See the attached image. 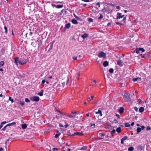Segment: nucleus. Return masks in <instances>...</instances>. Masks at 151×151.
<instances>
[{"mask_svg":"<svg viewBox=\"0 0 151 151\" xmlns=\"http://www.w3.org/2000/svg\"><path fill=\"white\" fill-rule=\"evenodd\" d=\"M130 98V94L129 93H125L124 94L123 96V98L124 101H128Z\"/></svg>","mask_w":151,"mask_h":151,"instance_id":"obj_1","label":"nucleus"},{"mask_svg":"<svg viewBox=\"0 0 151 151\" xmlns=\"http://www.w3.org/2000/svg\"><path fill=\"white\" fill-rule=\"evenodd\" d=\"M98 56L99 58H106V53L102 51H101L99 53Z\"/></svg>","mask_w":151,"mask_h":151,"instance_id":"obj_2","label":"nucleus"},{"mask_svg":"<svg viewBox=\"0 0 151 151\" xmlns=\"http://www.w3.org/2000/svg\"><path fill=\"white\" fill-rule=\"evenodd\" d=\"M124 15L120 13H118L116 15V19L117 20L120 19L124 17Z\"/></svg>","mask_w":151,"mask_h":151,"instance_id":"obj_3","label":"nucleus"},{"mask_svg":"<svg viewBox=\"0 0 151 151\" xmlns=\"http://www.w3.org/2000/svg\"><path fill=\"white\" fill-rule=\"evenodd\" d=\"M126 17H124L123 18V19L121 21V22H122V23H120L119 22H116V24L118 25H123L124 24H125L126 23Z\"/></svg>","mask_w":151,"mask_h":151,"instance_id":"obj_4","label":"nucleus"},{"mask_svg":"<svg viewBox=\"0 0 151 151\" xmlns=\"http://www.w3.org/2000/svg\"><path fill=\"white\" fill-rule=\"evenodd\" d=\"M27 62V60L25 59H23L22 60H19V64L23 65Z\"/></svg>","mask_w":151,"mask_h":151,"instance_id":"obj_5","label":"nucleus"},{"mask_svg":"<svg viewBox=\"0 0 151 151\" xmlns=\"http://www.w3.org/2000/svg\"><path fill=\"white\" fill-rule=\"evenodd\" d=\"M31 99L35 101H38L39 100V98L38 96H35L31 98Z\"/></svg>","mask_w":151,"mask_h":151,"instance_id":"obj_6","label":"nucleus"},{"mask_svg":"<svg viewBox=\"0 0 151 151\" xmlns=\"http://www.w3.org/2000/svg\"><path fill=\"white\" fill-rule=\"evenodd\" d=\"M19 59L18 57H16L14 59V63L17 65H18V63H19Z\"/></svg>","mask_w":151,"mask_h":151,"instance_id":"obj_7","label":"nucleus"},{"mask_svg":"<svg viewBox=\"0 0 151 151\" xmlns=\"http://www.w3.org/2000/svg\"><path fill=\"white\" fill-rule=\"evenodd\" d=\"M117 64L121 66L122 65V60L120 59L117 60Z\"/></svg>","mask_w":151,"mask_h":151,"instance_id":"obj_8","label":"nucleus"},{"mask_svg":"<svg viewBox=\"0 0 151 151\" xmlns=\"http://www.w3.org/2000/svg\"><path fill=\"white\" fill-rule=\"evenodd\" d=\"M54 6L57 8L60 9L62 8L63 6V5H54Z\"/></svg>","mask_w":151,"mask_h":151,"instance_id":"obj_9","label":"nucleus"},{"mask_svg":"<svg viewBox=\"0 0 151 151\" xmlns=\"http://www.w3.org/2000/svg\"><path fill=\"white\" fill-rule=\"evenodd\" d=\"M96 114H99L100 116H102V111L101 110H98V111H96Z\"/></svg>","mask_w":151,"mask_h":151,"instance_id":"obj_10","label":"nucleus"},{"mask_svg":"<svg viewBox=\"0 0 151 151\" xmlns=\"http://www.w3.org/2000/svg\"><path fill=\"white\" fill-rule=\"evenodd\" d=\"M124 109L123 107H121L119 110V112L121 113H122L124 111Z\"/></svg>","mask_w":151,"mask_h":151,"instance_id":"obj_11","label":"nucleus"},{"mask_svg":"<svg viewBox=\"0 0 151 151\" xmlns=\"http://www.w3.org/2000/svg\"><path fill=\"white\" fill-rule=\"evenodd\" d=\"M88 36V35L86 33H85L83 35H81V37L83 39H85Z\"/></svg>","mask_w":151,"mask_h":151,"instance_id":"obj_12","label":"nucleus"},{"mask_svg":"<svg viewBox=\"0 0 151 151\" xmlns=\"http://www.w3.org/2000/svg\"><path fill=\"white\" fill-rule=\"evenodd\" d=\"M108 65V63L107 61H106L104 62L103 65L104 67H106Z\"/></svg>","mask_w":151,"mask_h":151,"instance_id":"obj_13","label":"nucleus"},{"mask_svg":"<svg viewBox=\"0 0 151 151\" xmlns=\"http://www.w3.org/2000/svg\"><path fill=\"white\" fill-rule=\"evenodd\" d=\"M21 127L22 129H25L27 127V126L26 124H22Z\"/></svg>","mask_w":151,"mask_h":151,"instance_id":"obj_14","label":"nucleus"},{"mask_svg":"<svg viewBox=\"0 0 151 151\" xmlns=\"http://www.w3.org/2000/svg\"><path fill=\"white\" fill-rule=\"evenodd\" d=\"M70 27V24L69 23H68L65 25V28L67 29H68Z\"/></svg>","mask_w":151,"mask_h":151,"instance_id":"obj_15","label":"nucleus"},{"mask_svg":"<svg viewBox=\"0 0 151 151\" xmlns=\"http://www.w3.org/2000/svg\"><path fill=\"white\" fill-rule=\"evenodd\" d=\"M75 134H76L78 135H79V136H81L83 135V134L82 133L80 132H75Z\"/></svg>","mask_w":151,"mask_h":151,"instance_id":"obj_16","label":"nucleus"},{"mask_svg":"<svg viewBox=\"0 0 151 151\" xmlns=\"http://www.w3.org/2000/svg\"><path fill=\"white\" fill-rule=\"evenodd\" d=\"M16 124V122H13L12 123H9L6 125V126H11L13 125H14Z\"/></svg>","mask_w":151,"mask_h":151,"instance_id":"obj_17","label":"nucleus"},{"mask_svg":"<svg viewBox=\"0 0 151 151\" xmlns=\"http://www.w3.org/2000/svg\"><path fill=\"white\" fill-rule=\"evenodd\" d=\"M72 22L73 24H77L78 23V22L75 19H73L72 20Z\"/></svg>","mask_w":151,"mask_h":151,"instance_id":"obj_18","label":"nucleus"},{"mask_svg":"<svg viewBox=\"0 0 151 151\" xmlns=\"http://www.w3.org/2000/svg\"><path fill=\"white\" fill-rule=\"evenodd\" d=\"M76 115H69L68 114V116L70 118H74L76 117Z\"/></svg>","mask_w":151,"mask_h":151,"instance_id":"obj_19","label":"nucleus"},{"mask_svg":"<svg viewBox=\"0 0 151 151\" xmlns=\"http://www.w3.org/2000/svg\"><path fill=\"white\" fill-rule=\"evenodd\" d=\"M116 131L118 133H120L121 131V127H119L117 128L116 129Z\"/></svg>","mask_w":151,"mask_h":151,"instance_id":"obj_20","label":"nucleus"},{"mask_svg":"<svg viewBox=\"0 0 151 151\" xmlns=\"http://www.w3.org/2000/svg\"><path fill=\"white\" fill-rule=\"evenodd\" d=\"M139 111L140 112H142L144 111V108L143 107H141L139 109Z\"/></svg>","mask_w":151,"mask_h":151,"instance_id":"obj_21","label":"nucleus"},{"mask_svg":"<svg viewBox=\"0 0 151 151\" xmlns=\"http://www.w3.org/2000/svg\"><path fill=\"white\" fill-rule=\"evenodd\" d=\"M87 148V147L86 146H84L82 147H81L80 149V150H85Z\"/></svg>","mask_w":151,"mask_h":151,"instance_id":"obj_22","label":"nucleus"},{"mask_svg":"<svg viewBox=\"0 0 151 151\" xmlns=\"http://www.w3.org/2000/svg\"><path fill=\"white\" fill-rule=\"evenodd\" d=\"M43 90H42L41 91L38 93V95L40 96H42L43 95Z\"/></svg>","mask_w":151,"mask_h":151,"instance_id":"obj_23","label":"nucleus"},{"mask_svg":"<svg viewBox=\"0 0 151 151\" xmlns=\"http://www.w3.org/2000/svg\"><path fill=\"white\" fill-rule=\"evenodd\" d=\"M99 135L100 137H101V139H103V137L104 136V134L100 133L99 134Z\"/></svg>","mask_w":151,"mask_h":151,"instance_id":"obj_24","label":"nucleus"},{"mask_svg":"<svg viewBox=\"0 0 151 151\" xmlns=\"http://www.w3.org/2000/svg\"><path fill=\"white\" fill-rule=\"evenodd\" d=\"M134 148L132 147H129L128 149V150L129 151H132L134 150Z\"/></svg>","mask_w":151,"mask_h":151,"instance_id":"obj_25","label":"nucleus"},{"mask_svg":"<svg viewBox=\"0 0 151 151\" xmlns=\"http://www.w3.org/2000/svg\"><path fill=\"white\" fill-rule=\"evenodd\" d=\"M141 131V128L140 127H138L137 129V132L139 133Z\"/></svg>","mask_w":151,"mask_h":151,"instance_id":"obj_26","label":"nucleus"},{"mask_svg":"<svg viewBox=\"0 0 151 151\" xmlns=\"http://www.w3.org/2000/svg\"><path fill=\"white\" fill-rule=\"evenodd\" d=\"M125 126L126 127H128L130 126V125L129 123H127L125 124Z\"/></svg>","mask_w":151,"mask_h":151,"instance_id":"obj_27","label":"nucleus"},{"mask_svg":"<svg viewBox=\"0 0 151 151\" xmlns=\"http://www.w3.org/2000/svg\"><path fill=\"white\" fill-rule=\"evenodd\" d=\"M109 72L111 73H112L114 72V69L113 68H110L109 70Z\"/></svg>","mask_w":151,"mask_h":151,"instance_id":"obj_28","label":"nucleus"},{"mask_svg":"<svg viewBox=\"0 0 151 151\" xmlns=\"http://www.w3.org/2000/svg\"><path fill=\"white\" fill-rule=\"evenodd\" d=\"M61 14H65L66 13L65 10H62L61 12Z\"/></svg>","mask_w":151,"mask_h":151,"instance_id":"obj_29","label":"nucleus"},{"mask_svg":"<svg viewBox=\"0 0 151 151\" xmlns=\"http://www.w3.org/2000/svg\"><path fill=\"white\" fill-rule=\"evenodd\" d=\"M139 49L140 51H141L142 52H144L145 51V50L142 48H139Z\"/></svg>","mask_w":151,"mask_h":151,"instance_id":"obj_30","label":"nucleus"},{"mask_svg":"<svg viewBox=\"0 0 151 151\" xmlns=\"http://www.w3.org/2000/svg\"><path fill=\"white\" fill-rule=\"evenodd\" d=\"M88 20L89 22H93V19L91 18H89L88 19Z\"/></svg>","mask_w":151,"mask_h":151,"instance_id":"obj_31","label":"nucleus"},{"mask_svg":"<svg viewBox=\"0 0 151 151\" xmlns=\"http://www.w3.org/2000/svg\"><path fill=\"white\" fill-rule=\"evenodd\" d=\"M9 101H11L12 103L14 102L13 99H12L11 97H9Z\"/></svg>","mask_w":151,"mask_h":151,"instance_id":"obj_32","label":"nucleus"},{"mask_svg":"<svg viewBox=\"0 0 151 151\" xmlns=\"http://www.w3.org/2000/svg\"><path fill=\"white\" fill-rule=\"evenodd\" d=\"M60 133H59L58 134H57L55 136V137L56 138H57L60 135Z\"/></svg>","mask_w":151,"mask_h":151,"instance_id":"obj_33","label":"nucleus"},{"mask_svg":"<svg viewBox=\"0 0 151 151\" xmlns=\"http://www.w3.org/2000/svg\"><path fill=\"white\" fill-rule=\"evenodd\" d=\"M19 104L22 106H23L24 104V101H20L19 102Z\"/></svg>","mask_w":151,"mask_h":151,"instance_id":"obj_34","label":"nucleus"},{"mask_svg":"<svg viewBox=\"0 0 151 151\" xmlns=\"http://www.w3.org/2000/svg\"><path fill=\"white\" fill-rule=\"evenodd\" d=\"M4 63L3 61H1L0 62V65H1L3 66L4 65Z\"/></svg>","mask_w":151,"mask_h":151,"instance_id":"obj_35","label":"nucleus"},{"mask_svg":"<svg viewBox=\"0 0 151 151\" xmlns=\"http://www.w3.org/2000/svg\"><path fill=\"white\" fill-rule=\"evenodd\" d=\"M128 137L127 136H125L124 137H123L122 139L123 141H124L126 140Z\"/></svg>","mask_w":151,"mask_h":151,"instance_id":"obj_36","label":"nucleus"},{"mask_svg":"<svg viewBox=\"0 0 151 151\" xmlns=\"http://www.w3.org/2000/svg\"><path fill=\"white\" fill-rule=\"evenodd\" d=\"M4 28L5 29V32L6 34L7 33V28L6 26H4Z\"/></svg>","mask_w":151,"mask_h":151,"instance_id":"obj_37","label":"nucleus"},{"mask_svg":"<svg viewBox=\"0 0 151 151\" xmlns=\"http://www.w3.org/2000/svg\"><path fill=\"white\" fill-rule=\"evenodd\" d=\"M25 102H29L30 101L28 98H25Z\"/></svg>","mask_w":151,"mask_h":151,"instance_id":"obj_38","label":"nucleus"},{"mask_svg":"<svg viewBox=\"0 0 151 151\" xmlns=\"http://www.w3.org/2000/svg\"><path fill=\"white\" fill-rule=\"evenodd\" d=\"M74 17L76 18V19L78 20H79L80 18L78 17L75 14H74Z\"/></svg>","mask_w":151,"mask_h":151,"instance_id":"obj_39","label":"nucleus"},{"mask_svg":"<svg viewBox=\"0 0 151 151\" xmlns=\"http://www.w3.org/2000/svg\"><path fill=\"white\" fill-rule=\"evenodd\" d=\"M115 132H116L115 130L113 129L111 131V134H114V133H115Z\"/></svg>","mask_w":151,"mask_h":151,"instance_id":"obj_40","label":"nucleus"},{"mask_svg":"<svg viewBox=\"0 0 151 151\" xmlns=\"http://www.w3.org/2000/svg\"><path fill=\"white\" fill-rule=\"evenodd\" d=\"M136 52L138 54L139 53L140 51H139V49H136Z\"/></svg>","mask_w":151,"mask_h":151,"instance_id":"obj_41","label":"nucleus"},{"mask_svg":"<svg viewBox=\"0 0 151 151\" xmlns=\"http://www.w3.org/2000/svg\"><path fill=\"white\" fill-rule=\"evenodd\" d=\"M58 150V148H57V147H54V148H53L52 149V150L53 151H54V150Z\"/></svg>","mask_w":151,"mask_h":151,"instance_id":"obj_42","label":"nucleus"},{"mask_svg":"<svg viewBox=\"0 0 151 151\" xmlns=\"http://www.w3.org/2000/svg\"><path fill=\"white\" fill-rule=\"evenodd\" d=\"M103 17V16L102 15H100V16L99 17L98 19H102Z\"/></svg>","mask_w":151,"mask_h":151,"instance_id":"obj_43","label":"nucleus"},{"mask_svg":"<svg viewBox=\"0 0 151 151\" xmlns=\"http://www.w3.org/2000/svg\"><path fill=\"white\" fill-rule=\"evenodd\" d=\"M133 81L134 82L137 81V78H133Z\"/></svg>","mask_w":151,"mask_h":151,"instance_id":"obj_44","label":"nucleus"},{"mask_svg":"<svg viewBox=\"0 0 151 151\" xmlns=\"http://www.w3.org/2000/svg\"><path fill=\"white\" fill-rule=\"evenodd\" d=\"M151 129L149 127H147L146 128V129L147 130H150Z\"/></svg>","mask_w":151,"mask_h":151,"instance_id":"obj_45","label":"nucleus"},{"mask_svg":"<svg viewBox=\"0 0 151 151\" xmlns=\"http://www.w3.org/2000/svg\"><path fill=\"white\" fill-rule=\"evenodd\" d=\"M100 3L99 2H98L96 4V6H98V7H99L100 6Z\"/></svg>","mask_w":151,"mask_h":151,"instance_id":"obj_46","label":"nucleus"},{"mask_svg":"<svg viewBox=\"0 0 151 151\" xmlns=\"http://www.w3.org/2000/svg\"><path fill=\"white\" fill-rule=\"evenodd\" d=\"M45 82V80H43L41 82V83L42 84H44Z\"/></svg>","mask_w":151,"mask_h":151,"instance_id":"obj_47","label":"nucleus"},{"mask_svg":"<svg viewBox=\"0 0 151 151\" xmlns=\"http://www.w3.org/2000/svg\"><path fill=\"white\" fill-rule=\"evenodd\" d=\"M91 127H92L93 126V127L92 128H94L95 127V124H91Z\"/></svg>","mask_w":151,"mask_h":151,"instance_id":"obj_48","label":"nucleus"},{"mask_svg":"<svg viewBox=\"0 0 151 151\" xmlns=\"http://www.w3.org/2000/svg\"><path fill=\"white\" fill-rule=\"evenodd\" d=\"M7 127V126H6V125L2 129V130H3V131H4V130H5V128H6Z\"/></svg>","mask_w":151,"mask_h":151,"instance_id":"obj_49","label":"nucleus"},{"mask_svg":"<svg viewBox=\"0 0 151 151\" xmlns=\"http://www.w3.org/2000/svg\"><path fill=\"white\" fill-rule=\"evenodd\" d=\"M134 109L136 111H138V108L136 107H135L134 108Z\"/></svg>","mask_w":151,"mask_h":151,"instance_id":"obj_50","label":"nucleus"},{"mask_svg":"<svg viewBox=\"0 0 151 151\" xmlns=\"http://www.w3.org/2000/svg\"><path fill=\"white\" fill-rule=\"evenodd\" d=\"M141 129H143L145 128V127L144 126H141Z\"/></svg>","mask_w":151,"mask_h":151,"instance_id":"obj_51","label":"nucleus"},{"mask_svg":"<svg viewBox=\"0 0 151 151\" xmlns=\"http://www.w3.org/2000/svg\"><path fill=\"white\" fill-rule=\"evenodd\" d=\"M91 98H90L89 97L88 98L87 100L88 101H90L91 100Z\"/></svg>","mask_w":151,"mask_h":151,"instance_id":"obj_52","label":"nucleus"},{"mask_svg":"<svg viewBox=\"0 0 151 151\" xmlns=\"http://www.w3.org/2000/svg\"><path fill=\"white\" fill-rule=\"evenodd\" d=\"M6 123V121H4V122H1V124H5Z\"/></svg>","mask_w":151,"mask_h":151,"instance_id":"obj_53","label":"nucleus"},{"mask_svg":"<svg viewBox=\"0 0 151 151\" xmlns=\"http://www.w3.org/2000/svg\"><path fill=\"white\" fill-rule=\"evenodd\" d=\"M116 9H120V7L119 6H116Z\"/></svg>","mask_w":151,"mask_h":151,"instance_id":"obj_54","label":"nucleus"},{"mask_svg":"<svg viewBox=\"0 0 151 151\" xmlns=\"http://www.w3.org/2000/svg\"><path fill=\"white\" fill-rule=\"evenodd\" d=\"M68 82H69V79H68V78L67 79V82H66V84H68Z\"/></svg>","mask_w":151,"mask_h":151,"instance_id":"obj_55","label":"nucleus"},{"mask_svg":"<svg viewBox=\"0 0 151 151\" xmlns=\"http://www.w3.org/2000/svg\"><path fill=\"white\" fill-rule=\"evenodd\" d=\"M73 59L74 60H76L77 59V57H73Z\"/></svg>","mask_w":151,"mask_h":151,"instance_id":"obj_56","label":"nucleus"},{"mask_svg":"<svg viewBox=\"0 0 151 151\" xmlns=\"http://www.w3.org/2000/svg\"><path fill=\"white\" fill-rule=\"evenodd\" d=\"M137 78V81H140L141 80V78H140L138 77Z\"/></svg>","mask_w":151,"mask_h":151,"instance_id":"obj_57","label":"nucleus"},{"mask_svg":"<svg viewBox=\"0 0 151 151\" xmlns=\"http://www.w3.org/2000/svg\"><path fill=\"white\" fill-rule=\"evenodd\" d=\"M124 141L122 139H121V143L122 144H123L124 142Z\"/></svg>","mask_w":151,"mask_h":151,"instance_id":"obj_58","label":"nucleus"},{"mask_svg":"<svg viewBox=\"0 0 151 151\" xmlns=\"http://www.w3.org/2000/svg\"><path fill=\"white\" fill-rule=\"evenodd\" d=\"M114 122H115V123H117L118 122L117 121V120L116 119H114Z\"/></svg>","mask_w":151,"mask_h":151,"instance_id":"obj_59","label":"nucleus"},{"mask_svg":"<svg viewBox=\"0 0 151 151\" xmlns=\"http://www.w3.org/2000/svg\"><path fill=\"white\" fill-rule=\"evenodd\" d=\"M141 100L140 99H139L138 100V101H137V102H138V103H140V102H141Z\"/></svg>","mask_w":151,"mask_h":151,"instance_id":"obj_60","label":"nucleus"},{"mask_svg":"<svg viewBox=\"0 0 151 151\" xmlns=\"http://www.w3.org/2000/svg\"><path fill=\"white\" fill-rule=\"evenodd\" d=\"M29 34H30V36H32V32H30Z\"/></svg>","mask_w":151,"mask_h":151,"instance_id":"obj_61","label":"nucleus"},{"mask_svg":"<svg viewBox=\"0 0 151 151\" xmlns=\"http://www.w3.org/2000/svg\"><path fill=\"white\" fill-rule=\"evenodd\" d=\"M68 124H67L65 126V128H67V127H68Z\"/></svg>","mask_w":151,"mask_h":151,"instance_id":"obj_62","label":"nucleus"},{"mask_svg":"<svg viewBox=\"0 0 151 151\" xmlns=\"http://www.w3.org/2000/svg\"><path fill=\"white\" fill-rule=\"evenodd\" d=\"M3 150V149L2 147L0 148V151H2Z\"/></svg>","mask_w":151,"mask_h":151,"instance_id":"obj_63","label":"nucleus"},{"mask_svg":"<svg viewBox=\"0 0 151 151\" xmlns=\"http://www.w3.org/2000/svg\"><path fill=\"white\" fill-rule=\"evenodd\" d=\"M134 124V122H132L131 124V125L132 126H133Z\"/></svg>","mask_w":151,"mask_h":151,"instance_id":"obj_64","label":"nucleus"}]
</instances>
